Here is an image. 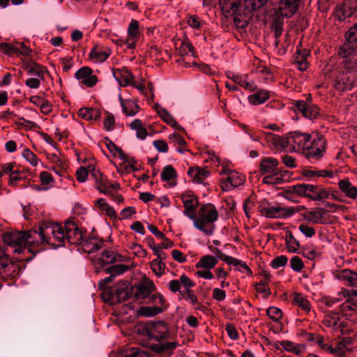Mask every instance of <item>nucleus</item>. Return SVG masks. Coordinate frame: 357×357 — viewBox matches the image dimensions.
<instances>
[{
    "instance_id": "1",
    "label": "nucleus",
    "mask_w": 357,
    "mask_h": 357,
    "mask_svg": "<svg viewBox=\"0 0 357 357\" xmlns=\"http://www.w3.org/2000/svg\"><path fill=\"white\" fill-rule=\"evenodd\" d=\"M143 334L158 342L150 344V349L155 353H169L175 349L178 344L176 341L163 342L169 337V328L163 321H151L142 326Z\"/></svg>"
},
{
    "instance_id": "2",
    "label": "nucleus",
    "mask_w": 357,
    "mask_h": 357,
    "mask_svg": "<svg viewBox=\"0 0 357 357\" xmlns=\"http://www.w3.org/2000/svg\"><path fill=\"white\" fill-rule=\"evenodd\" d=\"M289 150L294 151H306L309 159H319L322 157L325 149V140L321 137L312 138L309 134L295 132L289 135Z\"/></svg>"
},
{
    "instance_id": "3",
    "label": "nucleus",
    "mask_w": 357,
    "mask_h": 357,
    "mask_svg": "<svg viewBox=\"0 0 357 357\" xmlns=\"http://www.w3.org/2000/svg\"><path fill=\"white\" fill-rule=\"evenodd\" d=\"M59 227L56 225H52V222H44L40 227L39 231L31 229L24 232L26 242V250L29 252H38L40 250L38 248L45 243H50L51 236L54 238H61L62 237L59 232Z\"/></svg>"
},
{
    "instance_id": "4",
    "label": "nucleus",
    "mask_w": 357,
    "mask_h": 357,
    "mask_svg": "<svg viewBox=\"0 0 357 357\" xmlns=\"http://www.w3.org/2000/svg\"><path fill=\"white\" fill-rule=\"evenodd\" d=\"M188 217L193 220L195 228L206 235H212L214 231V222L218 220V213L213 204H208L202 206L198 212V217L188 214Z\"/></svg>"
},
{
    "instance_id": "5",
    "label": "nucleus",
    "mask_w": 357,
    "mask_h": 357,
    "mask_svg": "<svg viewBox=\"0 0 357 357\" xmlns=\"http://www.w3.org/2000/svg\"><path fill=\"white\" fill-rule=\"evenodd\" d=\"M290 193H295L313 201H322L329 198V191L321 185L301 183L289 187V190L285 192L284 197L287 200H292Z\"/></svg>"
},
{
    "instance_id": "6",
    "label": "nucleus",
    "mask_w": 357,
    "mask_h": 357,
    "mask_svg": "<svg viewBox=\"0 0 357 357\" xmlns=\"http://www.w3.org/2000/svg\"><path fill=\"white\" fill-rule=\"evenodd\" d=\"M52 225H56L60 228L59 232L62 236L61 238H54L59 244H62L67 240L71 244H82L84 242L83 233L78 225L73 220H66L64 225L52 222Z\"/></svg>"
},
{
    "instance_id": "7",
    "label": "nucleus",
    "mask_w": 357,
    "mask_h": 357,
    "mask_svg": "<svg viewBox=\"0 0 357 357\" xmlns=\"http://www.w3.org/2000/svg\"><path fill=\"white\" fill-rule=\"evenodd\" d=\"M260 173L266 175L263 183L270 185L280 184L283 181L278 170V161L271 157L263 158L260 163Z\"/></svg>"
},
{
    "instance_id": "8",
    "label": "nucleus",
    "mask_w": 357,
    "mask_h": 357,
    "mask_svg": "<svg viewBox=\"0 0 357 357\" xmlns=\"http://www.w3.org/2000/svg\"><path fill=\"white\" fill-rule=\"evenodd\" d=\"M301 206H298L296 208L294 207H284L279 204L267 206L262 207L260 210L261 214L267 218L272 219H286L296 212L299 211V208Z\"/></svg>"
},
{
    "instance_id": "9",
    "label": "nucleus",
    "mask_w": 357,
    "mask_h": 357,
    "mask_svg": "<svg viewBox=\"0 0 357 357\" xmlns=\"http://www.w3.org/2000/svg\"><path fill=\"white\" fill-rule=\"evenodd\" d=\"M357 53V24L351 27L346 36L344 43L340 47L339 56L345 58Z\"/></svg>"
},
{
    "instance_id": "10",
    "label": "nucleus",
    "mask_w": 357,
    "mask_h": 357,
    "mask_svg": "<svg viewBox=\"0 0 357 357\" xmlns=\"http://www.w3.org/2000/svg\"><path fill=\"white\" fill-rule=\"evenodd\" d=\"M6 244L14 249L15 252L21 253L26 250L24 232L13 231L6 232L3 236Z\"/></svg>"
},
{
    "instance_id": "11",
    "label": "nucleus",
    "mask_w": 357,
    "mask_h": 357,
    "mask_svg": "<svg viewBox=\"0 0 357 357\" xmlns=\"http://www.w3.org/2000/svg\"><path fill=\"white\" fill-rule=\"evenodd\" d=\"M263 135L271 149L276 151H279L284 149L289 150V135L287 137H283L275 135L271 132H263Z\"/></svg>"
},
{
    "instance_id": "12",
    "label": "nucleus",
    "mask_w": 357,
    "mask_h": 357,
    "mask_svg": "<svg viewBox=\"0 0 357 357\" xmlns=\"http://www.w3.org/2000/svg\"><path fill=\"white\" fill-rule=\"evenodd\" d=\"M220 6L226 17L234 16V20H241V0H220Z\"/></svg>"
},
{
    "instance_id": "13",
    "label": "nucleus",
    "mask_w": 357,
    "mask_h": 357,
    "mask_svg": "<svg viewBox=\"0 0 357 357\" xmlns=\"http://www.w3.org/2000/svg\"><path fill=\"white\" fill-rule=\"evenodd\" d=\"M357 10V3L354 0H346L337 6L334 11V17L340 21L351 16Z\"/></svg>"
},
{
    "instance_id": "14",
    "label": "nucleus",
    "mask_w": 357,
    "mask_h": 357,
    "mask_svg": "<svg viewBox=\"0 0 357 357\" xmlns=\"http://www.w3.org/2000/svg\"><path fill=\"white\" fill-rule=\"evenodd\" d=\"M300 2L301 0H280L278 13L290 17L296 13Z\"/></svg>"
},
{
    "instance_id": "15",
    "label": "nucleus",
    "mask_w": 357,
    "mask_h": 357,
    "mask_svg": "<svg viewBox=\"0 0 357 357\" xmlns=\"http://www.w3.org/2000/svg\"><path fill=\"white\" fill-rule=\"evenodd\" d=\"M351 339L344 337L337 340L335 345L331 347L330 354L337 357H346L347 354L351 350Z\"/></svg>"
},
{
    "instance_id": "16",
    "label": "nucleus",
    "mask_w": 357,
    "mask_h": 357,
    "mask_svg": "<svg viewBox=\"0 0 357 357\" xmlns=\"http://www.w3.org/2000/svg\"><path fill=\"white\" fill-rule=\"evenodd\" d=\"M334 77V87L340 91H344L351 89L352 87V81L350 77L343 73L340 69L335 70L333 73Z\"/></svg>"
},
{
    "instance_id": "17",
    "label": "nucleus",
    "mask_w": 357,
    "mask_h": 357,
    "mask_svg": "<svg viewBox=\"0 0 357 357\" xmlns=\"http://www.w3.org/2000/svg\"><path fill=\"white\" fill-rule=\"evenodd\" d=\"M80 83L88 87L93 86L98 81L97 77L93 75L92 70L89 67L79 68L75 75Z\"/></svg>"
},
{
    "instance_id": "18",
    "label": "nucleus",
    "mask_w": 357,
    "mask_h": 357,
    "mask_svg": "<svg viewBox=\"0 0 357 357\" xmlns=\"http://www.w3.org/2000/svg\"><path fill=\"white\" fill-rule=\"evenodd\" d=\"M294 107L307 119H314L319 114V108L310 102L303 100H296Z\"/></svg>"
},
{
    "instance_id": "19",
    "label": "nucleus",
    "mask_w": 357,
    "mask_h": 357,
    "mask_svg": "<svg viewBox=\"0 0 357 357\" xmlns=\"http://www.w3.org/2000/svg\"><path fill=\"white\" fill-rule=\"evenodd\" d=\"M140 37V31L139 22L137 20H132L128 28L127 47L133 48L136 42Z\"/></svg>"
},
{
    "instance_id": "20",
    "label": "nucleus",
    "mask_w": 357,
    "mask_h": 357,
    "mask_svg": "<svg viewBox=\"0 0 357 357\" xmlns=\"http://www.w3.org/2000/svg\"><path fill=\"white\" fill-rule=\"evenodd\" d=\"M130 284L128 282H119L111 290V294L119 301L127 300L130 296Z\"/></svg>"
},
{
    "instance_id": "21",
    "label": "nucleus",
    "mask_w": 357,
    "mask_h": 357,
    "mask_svg": "<svg viewBox=\"0 0 357 357\" xmlns=\"http://www.w3.org/2000/svg\"><path fill=\"white\" fill-rule=\"evenodd\" d=\"M113 76L121 86L133 84V76L126 68L114 70Z\"/></svg>"
},
{
    "instance_id": "22",
    "label": "nucleus",
    "mask_w": 357,
    "mask_h": 357,
    "mask_svg": "<svg viewBox=\"0 0 357 357\" xmlns=\"http://www.w3.org/2000/svg\"><path fill=\"white\" fill-rule=\"evenodd\" d=\"M338 187L341 192L348 198L355 199L357 197V187L354 185L348 179L339 181Z\"/></svg>"
},
{
    "instance_id": "23",
    "label": "nucleus",
    "mask_w": 357,
    "mask_h": 357,
    "mask_svg": "<svg viewBox=\"0 0 357 357\" xmlns=\"http://www.w3.org/2000/svg\"><path fill=\"white\" fill-rule=\"evenodd\" d=\"M188 174L192 181L197 183H202L211 174L208 170L198 167L189 168Z\"/></svg>"
},
{
    "instance_id": "24",
    "label": "nucleus",
    "mask_w": 357,
    "mask_h": 357,
    "mask_svg": "<svg viewBox=\"0 0 357 357\" xmlns=\"http://www.w3.org/2000/svg\"><path fill=\"white\" fill-rule=\"evenodd\" d=\"M324 324L331 328L335 332L342 331V322L340 321V315L337 312H330L324 319Z\"/></svg>"
},
{
    "instance_id": "25",
    "label": "nucleus",
    "mask_w": 357,
    "mask_h": 357,
    "mask_svg": "<svg viewBox=\"0 0 357 357\" xmlns=\"http://www.w3.org/2000/svg\"><path fill=\"white\" fill-rule=\"evenodd\" d=\"M120 103L123 113L129 116H134L139 110L138 105L131 99H123L119 95Z\"/></svg>"
},
{
    "instance_id": "26",
    "label": "nucleus",
    "mask_w": 357,
    "mask_h": 357,
    "mask_svg": "<svg viewBox=\"0 0 357 357\" xmlns=\"http://www.w3.org/2000/svg\"><path fill=\"white\" fill-rule=\"evenodd\" d=\"M181 200L185 207L184 214L188 217V214H193L195 209L198 205L197 198L191 194H183L181 195Z\"/></svg>"
},
{
    "instance_id": "27",
    "label": "nucleus",
    "mask_w": 357,
    "mask_h": 357,
    "mask_svg": "<svg viewBox=\"0 0 357 357\" xmlns=\"http://www.w3.org/2000/svg\"><path fill=\"white\" fill-rule=\"evenodd\" d=\"M245 178L240 173L233 171L227 176V181L222 184L223 189L229 190V184L232 188L238 187L244 183Z\"/></svg>"
},
{
    "instance_id": "28",
    "label": "nucleus",
    "mask_w": 357,
    "mask_h": 357,
    "mask_svg": "<svg viewBox=\"0 0 357 357\" xmlns=\"http://www.w3.org/2000/svg\"><path fill=\"white\" fill-rule=\"evenodd\" d=\"M110 51L98 46L94 47L90 52V58L95 63H102L109 56Z\"/></svg>"
},
{
    "instance_id": "29",
    "label": "nucleus",
    "mask_w": 357,
    "mask_h": 357,
    "mask_svg": "<svg viewBox=\"0 0 357 357\" xmlns=\"http://www.w3.org/2000/svg\"><path fill=\"white\" fill-rule=\"evenodd\" d=\"M155 285L153 282L146 280L137 287L135 295L138 298H145L154 290Z\"/></svg>"
},
{
    "instance_id": "30",
    "label": "nucleus",
    "mask_w": 357,
    "mask_h": 357,
    "mask_svg": "<svg viewBox=\"0 0 357 357\" xmlns=\"http://www.w3.org/2000/svg\"><path fill=\"white\" fill-rule=\"evenodd\" d=\"M78 115L86 121H97L100 118L99 109L93 107H82L79 109Z\"/></svg>"
},
{
    "instance_id": "31",
    "label": "nucleus",
    "mask_w": 357,
    "mask_h": 357,
    "mask_svg": "<svg viewBox=\"0 0 357 357\" xmlns=\"http://www.w3.org/2000/svg\"><path fill=\"white\" fill-rule=\"evenodd\" d=\"M348 296V290L342 289L335 296H324L321 299L322 303L327 307H334L337 303L344 301V298Z\"/></svg>"
},
{
    "instance_id": "32",
    "label": "nucleus",
    "mask_w": 357,
    "mask_h": 357,
    "mask_svg": "<svg viewBox=\"0 0 357 357\" xmlns=\"http://www.w3.org/2000/svg\"><path fill=\"white\" fill-rule=\"evenodd\" d=\"M125 257L111 250H104L98 260L103 264H113L116 261H123Z\"/></svg>"
},
{
    "instance_id": "33",
    "label": "nucleus",
    "mask_w": 357,
    "mask_h": 357,
    "mask_svg": "<svg viewBox=\"0 0 357 357\" xmlns=\"http://www.w3.org/2000/svg\"><path fill=\"white\" fill-rule=\"evenodd\" d=\"M154 109L161 119L166 123L173 128H176L178 126L175 119L166 109L161 107L159 104H155L154 105Z\"/></svg>"
},
{
    "instance_id": "34",
    "label": "nucleus",
    "mask_w": 357,
    "mask_h": 357,
    "mask_svg": "<svg viewBox=\"0 0 357 357\" xmlns=\"http://www.w3.org/2000/svg\"><path fill=\"white\" fill-rule=\"evenodd\" d=\"M218 258L212 255H204L197 262L196 267L199 268L212 269L218 264Z\"/></svg>"
},
{
    "instance_id": "35",
    "label": "nucleus",
    "mask_w": 357,
    "mask_h": 357,
    "mask_svg": "<svg viewBox=\"0 0 357 357\" xmlns=\"http://www.w3.org/2000/svg\"><path fill=\"white\" fill-rule=\"evenodd\" d=\"M340 278L345 282L350 287L357 288V273L346 269L340 274Z\"/></svg>"
},
{
    "instance_id": "36",
    "label": "nucleus",
    "mask_w": 357,
    "mask_h": 357,
    "mask_svg": "<svg viewBox=\"0 0 357 357\" xmlns=\"http://www.w3.org/2000/svg\"><path fill=\"white\" fill-rule=\"evenodd\" d=\"M268 98L269 93L266 90H259L248 97L250 103L255 105L262 104Z\"/></svg>"
},
{
    "instance_id": "37",
    "label": "nucleus",
    "mask_w": 357,
    "mask_h": 357,
    "mask_svg": "<svg viewBox=\"0 0 357 357\" xmlns=\"http://www.w3.org/2000/svg\"><path fill=\"white\" fill-rule=\"evenodd\" d=\"M267 1L268 0H244V14L248 15L252 11L261 8Z\"/></svg>"
},
{
    "instance_id": "38",
    "label": "nucleus",
    "mask_w": 357,
    "mask_h": 357,
    "mask_svg": "<svg viewBox=\"0 0 357 357\" xmlns=\"http://www.w3.org/2000/svg\"><path fill=\"white\" fill-rule=\"evenodd\" d=\"M96 183L98 190L103 194L109 192L110 188L116 189L119 187V184L110 183L103 174L102 175V178L96 181Z\"/></svg>"
},
{
    "instance_id": "39",
    "label": "nucleus",
    "mask_w": 357,
    "mask_h": 357,
    "mask_svg": "<svg viewBox=\"0 0 357 357\" xmlns=\"http://www.w3.org/2000/svg\"><path fill=\"white\" fill-rule=\"evenodd\" d=\"M263 277L264 278L256 284V290L267 297L271 294L270 289L267 287L271 279V275L268 273H264Z\"/></svg>"
},
{
    "instance_id": "40",
    "label": "nucleus",
    "mask_w": 357,
    "mask_h": 357,
    "mask_svg": "<svg viewBox=\"0 0 357 357\" xmlns=\"http://www.w3.org/2000/svg\"><path fill=\"white\" fill-rule=\"evenodd\" d=\"M340 69L345 74L357 72V59H349L343 61Z\"/></svg>"
},
{
    "instance_id": "41",
    "label": "nucleus",
    "mask_w": 357,
    "mask_h": 357,
    "mask_svg": "<svg viewBox=\"0 0 357 357\" xmlns=\"http://www.w3.org/2000/svg\"><path fill=\"white\" fill-rule=\"evenodd\" d=\"M121 357H149L148 354L139 347H130L120 354Z\"/></svg>"
},
{
    "instance_id": "42",
    "label": "nucleus",
    "mask_w": 357,
    "mask_h": 357,
    "mask_svg": "<svg viewBox=\"0 0 357 357\" xmlns=\"http://www.w3.org/2000/svg\"><path fill=\"white\" fill-rule=\"evenodd\" d=\"M294 301L296 305H298L305 312H308L310 311V309H311L310 303L302 294H298V293L294 294Z\"/></svg>"
},
{
    "instance_id": "43",
    "label": "nucleus",
    "mask_w": 357,
    "mask_h": 357,
    "mask_svg": "<svg viewBox=\"0 0 357 357\" xmlns=\"http://www.w3.org/2000/svg\"><path fill=\"white\" fill-rule=\"evenodd\" d=\"M162 312V307L142 306L138 310V314L145 317H153Z\"/></svg>"
},
{
    "instance_id": "44",
    "label": "nucleus",
    "mask_w": 357,
    "mask_h": 357,
    "mask_svg": "<svg viewBox=\"0 0 357 357\" xmlns=\"http://www.w3.org/2000/svg\"><path fill=\"white\" fill-rule=\"evenodd\" d=\"M310 340L314 341L321 349L330 353L331 344L328 340H326L320 335H312Z\"/></svg>"
},
{
    "instance_id": "45",
    "label": "nucleus",
    "mask_w": 357,
    "mask_h": 357,
    "mask_svg": "<svg viewBox=\"0 0 357 357\" xmlns=\"http://www.w3.org/2000/svg\"><path fill=\"white\" fill-rule=\"evenodd\" d=\"M25 70L28 73L35 75L37 77H40L41 79H44L45 70L43 67L36 63H33L27 65Z\"/></svg>"
},
{
    "instance_id": "46",
    "label": "nucleus",
    "mask_w": 357,
    "mask_h": 357,
    "mask_svg": "<svg viewBox=\"0 0 357 357\" xmlns=\"http://www.w3.org/2000/svg\"><path fill=\"white\" fill-rule=\"evenodd\" d=\"M283 19L281 17L277 16L273 18L272 22V29L274 31L275 37L276 38L275 43L278 45L277 39L281 36L283 31Z\"/></svg>"
},
{
    "instance_id": "47",
    "label": "nucleus",
    "mask_w": 357,
    "mask_h": 357,
    "mask_svg": "<svg viewBox=\"0 0 357 357\" xmlns=\"http://www.w3.org/2000/svg\"><path fill=\"white\" fill-rule=\"evenodd\" d=\"M285 242L288 250L291 252H296L300 248L298 241L294 238L291 232L287 233L285 236Z\"/></svg>"
},
{
    "instance_id": "48",
    "label": "nucleus",
    "mask_w": 357,
    "mask_h": 357,
    "mask_svg": "<svg viewBox=\"0 0 357 357\" xmlns=\"http://www.w3.org/2000/svg\"><path fill=\"white\" fill-rule=\"evenodd\" d=\"M107 146L109 151L114 155V156L119 157L123 161L129 160L128 156L123 152L121 148L118 147L112 141H109L107 143Z\"/></svg>"
},
{
    "instance_id": "49",
    "label": "nucleus",
    "mask_w": 357,
    "mask_h": 357,
    "mask_svg": "<svg viewBox=\"0 0 357 357\" xmlns=\"http://www.w3.org/2000/svg\"><path fill=\"white\" fill-rule=\"evenodd\" d=\"M82 244L87 252H93L101 248L102 243L97 239L91 238L90 240H84Z\"/></svg>"
},
{
    "instance_id": "50",
    "label": "nucleus",
    "mask_w": 357,
    "mask_h": 357,
    "mask_svg": "<svg viewBox=\"0 0 357 357\" xmlns=\"http://www.w3.org/2000/svg\"><path fill=\"white\" fill-rule=\"evenodd\" d=\"M308 55V52L303 50V53H298L295 59L296 64L300 70H305L308 68V62L306 56Z\"/></svg>"
},
{
    "instance_id": "51",
    "label": "nucleus",
    "mask_w": 357,
    "mask_h": 357,
    "mask_svg": "<svg viewBox=\"0 0 357 357\" xmlns=\"http://www.w3.org/2000/svg\"><path fill=\"white\" fill-rule=\"evenodd\" d=\"M129 269V266L125 264H115L109 266L105 269L106 272L109 274H113L115 277L121 275Z\"/></svg>"
},
{
    "instance_id": "52",
    "label": "nucleus",
    "mask_w": 357,
    "mask_h": 357,
    "mask_svg": "<svg viewBox=\"0 0 357 357\" xmlns=\"http://www.w3.org/2000/svg\"><path fill=\"white\" fill-rule=\"evenodd\" d=\"M22 156L33 167L38 165V158L30 149H24L22 152Z\"/></svg>"
},
{
    "instance_id": "53",
    "label": "nucleus",
    "mask_w": 357,
    "mask_h": 357,
    "mask_svg": "<svg viewBox=\"0 0 357 357\" xmlns=\"http://www.w3.org/2000/svg\"><path fill=\"white\" fill-rule=\"evenodd\" d=\"M16 43H0V52L8 56L15 55Z\"/></svg>"
},
{
    "instance_id": "54",
    "label": "nucleus",
    "mask_w": 357,
    "mask_h": 357,
    "mask_svg": "<svg viewBox=\"0 0 357 357\" xmlns=\"http://www.w3.org/2000/svg\"><path fill=\"white\" fill-rule=\"evenodd\" d=\"M305 220L313 223H320L322 220V213L319 211H308L304 214Z\"/></svg>"
},
{
    "instance_id": "55",
    "label": "nucleus",
    "mask_w": 357,
    "mask_h": 357,
    "mask_svg": "<svg viewBox=\"0 0 357 357\" xmlns=\"http://www.w3.org/2000/svg\"><path fill=\"white\" fill-rule=\"evenodd\" d=\"M341 312L346 317L351 316L356 308L350 301H348L347 296L344 298V302L340 305Z\"/></svg>"
},
{
    "instance_id": "56",
    "label": "nucleus",
    "mask_w": 357,
    "mask_h": 357,
    "mask_svg": "<svg viewBox=\"0 0 357 357\" xmlns=\"http://www.w3.org/2000/svg\"><path fill=\"white\" fill-rule=\"evenodd\" d=\"M176 176L174 168L171 165L165 166L161 172V178L162 181H169Z\"/></svg>"
},
{
    "instance_id": "57",
    "label": "nucleus",
    "mask_w": 357,
    "mask_h": 357,
    "mask_svg": "<svg viewBox=\"0 0 357 357\" xmlns=\"http://www.w3.org/2000/svg\"><path fill=\"white\" fill-rule=\"evenodd\" d=\"M238 84L243 87L245 89L252 91L256 89V86L253 81L248 79L245 75H241L238 80Z\"/></svg>"
},
{
    "instance_id": "58",
    "label": "nucleus",
    "mask_w": 357,
    "mask_h": 357,
    "mask_svg": "<svg viewBox=\"0 0 357 357\" xmlns=\"http://www.w3.org/2000/svg\"><path fill=\"white\" fill-rule=\"evenodd\" d=\"M162 259H155L151 263V269L157 275H161L165 270V265L162 261Z\"/></svg>"
},
{
    "instance_id": "59",
    "label": "nucleus",
    "mask_w": 357,
    "mask_h": 357,
    "mask_svg": "<svg viewBox=\"0 0 357 357\" xmlns=\"http://www.w3.org/2000/svg\"><path fill=\"white\" fill-rule=\"evenodd\" d=\"M267 315L274 321H278L282 316V312L276 307H271L266 310Z\"/></svg>"
},
{
    "instance_id": "60",
    "label": "nucleus",
    "mask_w": 357,
    "mask_h": 357,
    "mask_svg": "<svg viewBox=\"0 0 357 357\" xmlns=\"http://www.w3.org/2000/svg\"><path fill=\"white\" fill-rule=\"evenodd\" d=\"M215 252L217 255L216 257L218 258V260L220 259L227 263V264H236L238 263L237 259H235L232 257L224 254L218 248L215 249Z\"/></svg>"
},
{
    "instance_id": "61",
    "label": "nucleus",
    "mask_w": 357,
    "mask_h": 357,
    "mask_svg": "<svg viewBox=\"0 0 357 357\" xmlns=\"http://www.w3.org/2000/svg\"><path fill=\"white\" fill-rule=\"evenodd\" d=\"M289 263L291 268L296 272H300L304 266L301 259L297 256L293 257Z\"/></svg>"
},
{
    "instance_id": "62",
    "label": "nucleus",
    "mask_w": 357,
    "mask_h": 357,
    "mask_svg": "<svg viewBox=\"0 0 357 357\" xmlns=\"http://www.w3.org/2000/svg\"><path fill=\"white\" fill-rule=\"evenodd\" d=\"M89 174V167L86 169L84 167H81L76 171L77 179L80 183L85 182Z\"/></svg>"
},
{
    "instance_id": "63",
    "label": "nucleus",
    "mask_w": 357,
    "mask_h": 357,
    "mask_svg": "<svg viewBox=\"0 0 357 357\" xmlns=\"http://www.w3.org/2000/svg\"><path fill=\"white\" fill-rule=\"evenodd\" d=\"M287 258L284 255H281L274 258L271 261V266L273 268H278L284 266L287 263Z\"/></svg>"
},
{
    "instance_id": "64",
    "label": "nucleus",
    "mask_w": 357,
    "mask_h": 357,
    "mask_svg": "<svg viewBox=\"0 0 357 357\" xmlns=\"http://www.w3.org/2000/svg\"><path fill=\"white\" fill-rule=\"evenodd\" d=\"M299 231L307 238H311L315 234L313 227L305 224H301L298 227Z\"/></svg>"
}]
</instances>
